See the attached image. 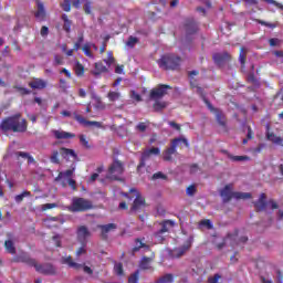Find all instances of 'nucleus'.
Wrapping results in <instances>:
<instances>
[{
  "label": "nucleus",
  "instance_id": "338daca9",
  "mask_svg": "<svg viewBox=\"0 0 283 283\" xmlns=\"http://www.w3.org/2000/svg\"><path fill=\"white\" fill-rule=\"evenodd\" d=\"M247 138L248 140H253V138H255V133H253V129L251 128V126H248Z\"/></svg>",
  "mask_w": 283,
  "mask_h": 283
},
{
  "label": "nucleus",
  "instance_id": "774afa93",
  "mask_svg": "<svg viewBox=\"0 0 283 283\" xmlns=\"http://www.w3.org/2000/svg\"><path fill=\"white\" fill-rule=\"evenodd\" d=\"M220 274H214L213 276H210L209 279H208V282L209 283H218V281L220 280Z\"/></svg>",
  "mask_w": 283,
  "mask_h": 283
},
{
  "label": "nucleus",
  "instance_id": "dca6fc26",
  "mask_svg": "<svg viewBox=\"0 0 283 283\" xmlns=\"http://www.w3.org/2000/svg\"><path fill=\"white\" fill-rule=\"evenodd\" d=\"M97 229H101L102 240H107V233H109L111 231H116V229H118V226L116 223H107L97 226Z\"/></svg>",
  "mask_w": 283,
  "mask_h": 283
},
{
  "label": "nucleus",
  "instance_id": "5701e85b",
  "mask_svg": "<svg viewBox=\"0 0 283 283\" xmlns=\"http://www.w3.org/2000/svg\"><path fill=\"white\" fill-rule=\"evenodd\" d=\"M29 87H31V90H45L48 87V82H45L43 78L36 77L29 82Z\"/></svg>",
  "mask_w": 283,
  "mask_h": 283
},
{
  "label": "nucleus",
  "instance_id": "e2e57ef3",
  "mask_svg": "<svg viewBox=\"0 0 283 283\" xmlns=\"http://www.w3.org/2000/svg\"><path fill=\"white\" fill-rule=\"evenodd\" d=\"M196 191H197L196 186L190 185L187 188L186 193H187V196H196Z\"/></svg>",
  "mask_w": 283,
  "mask_h": 283
},
{
  "label": "nucleus",
  "instance_id": "c03bdc74",
  "mask_svg": "<svg viewBox=\"0 0 283 283\" xmlns=\"http://www.w3.org/2000/svg\"><path fill=\"white\" fill-rule=\"evenodd\" d=\"M116 62V59L114 57V53H112V51H109L107 53V59L104 60V63H106V65H108V67L111 65H114V63Z\"/></svg>",
  "mask_w": 283,
  "mask_h": 283
},
{
  "label": "nucleus",
  "instance_id": "a211bd4d",
  "mask_svg": "<svg viewBox=\"0 0 283 283\" xmlns=\"http://www.w3.org/2000/svg\"><path fill=\"white\" fill-rule=\"evenodd\" d=\"M60 156H62L64 160H70L71 158L72 160H78V155L76 154V151H74V149L65 147L60 148Z\"/></svg>",
  "mask_w": 283,
  "mask_h": 283
},
{
  "label": "nucleus",
  "instance_id": "5fc2aeb1",
  "mask_svg": "<svg viewBox=\"0 0 283 283\" xmlns=\"http://www.w3.org/2000/svg\"><path fill=\"white\" fill-rule=\"evenodd\" d=\"M83 41H85V38L83 36V34H80L77 38V41L75 42V44L73 46V50H75V52H78V49L83 44Z\"/></svg>",
  "mask_w": 283,
  "mask_h": 283
},
{
  "label": "nucleus",
  "instance_id": "bb28decb",
  "mask_svg": "<svg viewBox=\"0 0 283 283\" xmlns=\"http://www.w3.org/2000/svg\"><path fill=\"white\" fill-rule=\"evenodd\" d=\"M53 135L57 140H67L70 138H76L75 134L67 133L64 130H53Z\"/></svg>",
  "mask_w": 283,
  "mask_h": 283
},
{
  "label": "nucleus",
  "instance_id": "6e6552de",
  "mask_svg": "<svg viewBox=\"0 0 283 283\" xmlns=\"http://www.w3.org/2000/svg\"><path fill=\"white\" fill-rule=\"evenodd\" d=\"M151 156H160V148L158 147H151L150 149L145 150L142 154L140 161L137 166V172L140 174V169L145 167V163L151 158Z\"/></svg>",
  "mask_w": 283,
  "mask_h": 283
},
{
  "label": "nucleus",
  "instance_id": "09e8293b",
  "mask_svg": "<svg viewBox=\"0 0 283 283\" xmlns=\"http://www.w3.org/2000/svg\"><path fill=\"white\" fill-rule=\"evenodd\" d=\"M266 148V144H259L256 147L252 148V154L254 156H258V154H262L264 149Z\"/></svg>",
  "mask_w": 283,
  "mask_h": 283
},
{
  "label": "nucleus",
  "instance_id": "9d476101",
  "mask_svg": "<svg viewBox=\"0 0 283 283\" xmlns=\"http://www.w3.org/2000/svg\"><path fill=\"white\" fill-rule=\"evenodd\" d=\"M161 229L158 230L155 233V238H157V240H159V242H163L165 240V233H169V229H172V227H176V222H174V220H164L160 223Z\"/></svg>",
  "mask_w": 283,
  "mask_h": 283
},
{
  "label": "nucleus",
  "instance_id": "7ed1b4c3",
  "mask_svg": "<svg viewBox=\"0 0 283 283\" xmlns=\"http://www.w3.org/2000/svg\"><path fill=\"white\" fill-rule=\"evenodd\" d=\"M157 63L161 70H179L182 57L175 54H164Z\"/></svg>",
  "mask_w": 283,
  "mask_h": 283
},
{
  "label": "nucleus",
  "instance_id": "2f4dec72",
  "mask_svg": "<svg viewBox=\"0 0 283 283\" xmlns=\"http://www.w3.org/2000/svg\"><path fill=\"white\" fill-rule=\"evenodd\" d=\"M15 156H18V158H27L28 165L36 163V160H34V157H32L29 153L18 151L15 153Z\"/></svg>",
  "mask_w": 283,
  "mask_h": 283
},
{
  "label": "nucleus",
  "instance_id": "f8f14e48",
  "mask_svg": "<svg viewBox=\"0 0 283 283\" xmlns=\"http://www.w3.org/2000/svg\"><path fill=\"white\" fill-rule=\"evenodd\" d=\"M191 244H193V237H190L184 243V245H181L179 248H175L172 250V258H182V255H185V253H187V251H189V249H191Z\"/></svg>",
  "mask_w": 283,
  "mask_h": 283
},
{
  "label": "nucleus",
  "instance_id": "3c124183",
  "mask_svg": "<svg viewBox=\"0 0 283 283\" xmlns=\"http://www.w3.org/2000/svg\"><path fill=\"white\" fill-rule=\"evenodd\" d=\"M136 43H138V38L130 35L126 42L127 48H136Z\"/></svg>",
  "mask_w": 283,
  "mask_h": 283
},
{
  "label": "nucleus",
  "instance_id": "37998d69",
  "mask_svg": "<svg viewBox=\"0 0 283 283\" xmlns=\"http://www.w3.org/2000/svg\"><path fill=\"white\" fill-rule=\"evenodd\" d=\"M174 282V275L172 274H166L161 276L159 280L156 281V283H171Z\"/></svg>",
  "mask_w": 283,
  "mask_h": 283
},
{
  "label": "nucleus",
  "instance_id": "0e129e2a",
  "mask_svg": "<svg viewBox=\"0 0 283 283\" xmlns=\"http://www.w3.org/2000/svg\"><path fill=\"white\" fill-rule=\"evenodd\" d=\"M137 132H147V125L145 124V122H140L138 123V125L136 126Z\"/></svg>",
  "mask_w": 283,
  "mask_h": 283
},
{
  "label": "nucleus",
  "instance_id": "de8ad7c7",
  "mask_svg": "<svg viewBox=\"0 0 283 283\" xmlns=\"http://www.w3.org/2000/svg\"><path fill=\"white\" fill-rule=\"evenodd\" d=\"M239 61H240L242 67H244V65H247V53H244V48L240 49Z\"/></svg>",
  "mask_w": 283,
  "mask_h": 283
},
{
  "label": "nucleus",
  "instance_id": "c756f323",
  "mask_svg": "<svg viewBox=\"0 0 283 283\" xmlns=\"http://www.w3.org/2000/svg\"><path fill=\"white\" fill-rule=\"evenodd\" d=\"M266 138L268 140H270L271 143H273L274 145H280L281 147H283V138L282 137H277V135H275L274 133H266Z\"/></svg>",
  "mask_w": 283,
  "mask_h": 283
},
{
  "label": "nucleus",
  "instance_id": "4d7b16f0",
  "mask_svg": "<svg viewBox=\"0 0 283 283\" xmlns=\"http://www.w3.org/2000/svg\"><path fill=\"white\" fill-rule=\"evenodd\" d=\"M15 90L21 94V96H28L29 94H32V91L23 87V86H17Z\"/></svg>",
  "mask_w": 283,
  "mask_h": 283
},
{
  "label": "nucleus",
  "instance_id": "69168bd1",
  "mask_svg": "<svg viewBox=\"0 0 283 283\" xmlns=\"http://www.w3.org/2000/svg\"><path fill=\"white\" fill-rule=\"evenodd\" d=\"M84 12H85V14H92V2L87 1L84 4Z\"/></svg>",
  "mask_w": 283,
  "mask_h": 283
},
{
  "label": "nucleus",
  "instance_id": "e433bc0d",
  "mask_svg": "<svg viewBox=\"0 0 283 283\" xmlns=\"http://www.w3.org/2000/svg\"><path fill=\"white\" fill-rule=\"evenodd\" d=\"M228 158L233 163H242L244 160H251V157L249 156H233L231 154H228Z\"/></svg>",
  "mask_w": 283,
  "mask_h": 283
},
{
  "label": "nucleus",
  "instance_id": "473e14b6",
  "mask_svg": "<svg viewBox=\"0 0 283 283\" xmlns=\"http://www.w3.org/2000/svg\"><path fill=\"white\" fill-rule=\"evenodd\" d=\"M62 21L64 22L63 30L70 33L72 30V21L67 18V14H62Z\"/></svg>",
  "mask_w": 283,
  "mask_h": 283
},
{
  "label": "nucleus",
  "instance_id": "680f3d73",
  "mask_svg": "<svg viewBox=\"0 0 283 283\" xmlns=\"http://www.w3.org/2000/svg\"><path fill=\"white\" fill-rule=\"evenodd\" d=\"M114 271L116 273V275H123V263H117L114 266Z\"/></svg>",
  "mask_w": 283,
  "mask_h": 283
},
{
  "label": "nucleus",
  "instance_id": "c9c22d12",
  "mask_svg": "<svg viewBox=\"0 0 283 283\" xmlns=\"http://www.w3.org/2000/svg\"><path fill=\"white\" fill-rule=\"evenodd\" d=\"M30 196H32V192H30V191H28V190H24L22 193L17 195V196L14 197V200H15V202L19 205V203L23 202V199H24V198H30Z\"/></svg>",
  "mask_w": 283,
  "mask_h": 283
},
{
  "label": "nucleus",
  "instance_id": "ddd939ff",
  "mask_svg": "<svg viewBox=\"0 0 283 283\" xmlns=\"http://www.w3.org/2000/svg\"><path fill=\"white\" fill-rule=\"evenodd\" d=\"M35 271L42 275H56V268L52 263L39 264L35 263Z\"/></svg>",
  "mask_w": 283,
  "mask_h": 283
},
{
  "label": "nucleus",
  "instance_id": "9b49d317",
  "mask_svg": "<svg viewBox=\"0 0 283 283\" xmlns=\"http://www.w3.org/2000/svg\"><path fill=\"white\" fill-rule=\"evenodd\" d=\"M208 109L216 115V120L221 127H227V117L224 116V113L220 111L219 108L213 107L211 102H207Z\"/></svg>",
  "mask_w": 283,
  "mask_h": 283
},
{
  "label": "nucleus",
  "instance_id": "72a5a7b5",
  "mask_svg": "<svg viewBox=\"0 0 283 283\" xmlns=\"http://www.w3.org/2000/svg\"><path fill=\"white\" fill-rule=\"evenodd\" d=\"M59 156H61V149L52 151L50 160L53 165H61V159H59Z\"/></svg>",
  "mask_w": 283,
  "mask_h": 283
},
{
  "label": "nucleus",
  "instance_id": "a878e982",
  "mask_svg": "<svg viewBox=\"0 0 283 283\" xmlns=\"http://www.w3.org/2000/svg\"><path fill=\"white\" fill-rule=\"evenodd\" d=\"M256 211H264L266 209V193L262 192L258 201L253 202Z\"/></svg>",
  "mask_w": 283,
  "mask_h": 283
},
{
  "label": "nucleus",
  "instance_id": "c85d7f7f",
  "mask_svg": "<svg viewBox=\"0 0 283 283\" xmlns=\"http://www.w3.org/2000/svg\"><path fill=\"white\" fill-rule=\"evenodd\" d=\"M151 262H154V256H143L139 262V269L142 271H149L151 269Z\"/></svg>",
  "mask_w": 283,
  "mask_h": 283
},
{
  "label": "nucleus",
  "instance_id": "8fccbe9b",
  "mask_svg": "<svg viewBox=\"0 0 283 283\" xmlns=\"http://www.w3.org/2000/svg\"><path fill=\"white\" fill-rule=\"evenodd\" d=\"M197 90V94H199V96L202 98L203 103H209V99L207 98V94L205 93V88L200 87V86H197L196 87Z\"/></svg>",
  "mask_w": 283,
  "mask_h": 283
},
{
  "label": "nucleus",
  "instance_id": "1a4fd4ad",
  "mask_svg": "<svg viewBox=\"0 0 283 283\" xmlns=\"http://www.w3.org/2000/svg\"><path fill=\"white\" fill-rule=\"evenodd\" d=\"M167 90H171V86L167 84H159L157 87L150 91V101H159V98H164L165 96H167Z\"/></svg>",
  "mask_w": 283,
  "mask_h": 283
},
{
  "label": "nucleus",
  "instance_id": "13d9d810",
  "mask_svg": "<svg viewBox=\"0 0 283 283\" xmlns=\"http://www.w3.org/2000/svg\"><path fill=\"white\" fill-rule=\"evenodd\" d=\"M73 174H74V168H73V169H67V170L64 171V172H60L59 176H57V178H62L63 176H64L65 178H72Z\"/></svg>",
  "mask_w": 283,
  "mask_h": 283
},
{
  "label": "nucleus",
  "instance_id": "79ce46f5",
  "mask_svg": "<svg viewBox=\"0 0 283 283\" xmlns=\"http://www.w3.org/2000/svg\"><path fill=\"white\" fill-rule=\"evenodd\" d=\"M82 52H84L85 56H87L88 59H94V53H92V46L88 43L83 45Z\"/></svg>",
  "mask_w": 283,
  "mask_h": 283
},
{
  "label": "nucleus",
  "instance_id": "aec40b11",
  "mask_svg": "<svg viewBox=\"0 0 283 283\" xmlns=\"http://www.w3.org/2000/svg\"><path fill=\"white\" fill-rule=\"evenodd\" d=\"M8 240L4 241V249L7 253H10L11 255L17 254V247H14V241H12V232L7 233Z\"/></svg>",
  "mask_w": 283,
  "mask_h": 283
},
{
  "label": "nucleus",
  "instance_id": "f3484780",
  "mask_svg": "<svg viewBox=\"0 0 283 283\" xmlns=\"http://www.w3.org/2000/svg\"><path fill=\"white\" fill-rule=\"evenodd\" d=\"M227 240L231 241V247H240L241 244H247V242H249L248 237L238 238V232L234 234H228Z\"/></svg>",
  "mask_w": 283,
  "mask_h": 283
},
{
  "label": "nucleus",
  "instance_id": "f03ea898",
  "mask_svg": "<svg viewBox=\"0 0 283 283\" xmlns=\"http://www.w3.org/2000/svg\"><path fill=\"white\" fill-rule=\"evenodd\" d=\"M233 188L231 185H226L223 189L220 190V196L223 202H231V200H249L252 198L251 192H232Z\"/></svg>",
  "mask_w": 283,
  "mask_h": 283
},
{
  "label": "nucleus",
  "instance_id": "49530a36",
  "mask_svg": "<svg viewBox=\"0 0 283 283\" xmlns=\"http://www.w3.org/2000/svg\"><path fill=\"white\" fill-rule=\"evenodd\" d=\"M80 143L85 147V149H92V145H90V140H87V136L80 135Z\"/></svg>",
  "mask_w": 283,
  "mask_h": 283
},
{
  "label": "nucleus",
  "instance_id": "f704fd0d",
  "mask_svg": "<svg viewBox=\"0 0 283 283\" xmlns=\"http://www.w3.org/2000/svg\"><path fill=\"white\" fill-rule=\"evenodd\" d=\"M248 83H251L255 87H260V81H258V77H255V73L250 72L247 76Z\"/></svg>",
  "mask_w": 283,
  "mask_h": 283
},
{
  "label": "nucleus",
  "instance_id": "052dcab7",
  "mask_svg": "<svg viewBox=\"0 0 283 283\" xmlns=\"http://www.w3.org/2000/svg\"><path fill=\"white\" fill-rule=\"evenodd\" d=\"M56 207H59V205H56V203H44V205H42V211H48L50 209H56Z\"/></svg>",
  "mask_w": 283,
  "mask_h": 283
},
{
  "label": "nucleus",
  "instance_id": "6e6d98bb",
  "mask_svg": "<svg viewBox=\"0 0 283 283\" xmlns=\"http://www.w3.org/2000/svg\"><path fill=\"white\" fill-rule=\"evenodd\" d=\"M167 180V175L163 174L161 171L155 172L151 177V180Z\"/></svg>",
  "mask_w": 283,
  "mask_h": 283
},
{
  "label": "nucleus",
  "instance_id": "cd10ccee",
  "mask_svg": "<svg viewBox=\"0 0 283 283\" xmlns=\"http://www.w3.org/2000/svg\"><path fill=\"white\" fill-rule=\"evenodd\" d=\"M17 262H23L24 264H28V266H33L35 268L36 265V260L30 258L27 253H22L18 256Z\"/></svg>",
  "mask_w": 283,
  "mask_h": 283
},
{
  "label": "nucleus",
  "instance_id": "4be33fe9",
  "mask_svg": "<svg viewBox=\"0 0 283 283\" xmlns=\"http://www.w3.org/2000/svg\"><path fill=\"white\" fill-rule=\"evenodd\" d=\"M94 67L95 70L91 71V74H93V76H101V74L109 72L107 66H105L102 61L95 62Z\"/></svg>",
  "mask_w": 283,
  "mask_h": 283
},
{
  "label": "nucleus",
  "instance_id": "b1692460",
  "mask_svg": "<svg viewBox=\"0 0 283 283\" xmlns=\"http://www.w3.org/2000/svg\"><path fill=\"white\" fill-rule=\"evenodd\" d=\"M142 249H146V251H150L149 245H147V243H145V238L135 239V247L132 249V252L138 253V251H140Z\"/></svg>",
  "mask_w": 283,
  "mask_h": 283
},
{
  "label": "nucleus",
  "instance_id": "bf43d9fd",
  "mask_svg": "<svg viewBox=\"0 0 283 283\" xmlns=\"http://www.w3.org/2000/svg\"><path fill=\"white\" fill-rule=\"evenodd\" d=\"M200 227H207V229H213V224L211 223V220L203 219L200 221Z\"/></svg>",
  "mask_w": 283,
  "mask_h": 283
},
{
  "label": "nucleus",
  "instance_id": "0eeeda50",
  "mask_svg": "<svg viewBox=\"0 0 283 283\" xmlns=\"http://www.w3.org/2000/svg\"><path fill=\"white\" fill-rule=\"evenodd\" d=\"M129 193H135V200L133 201L130 212L140 211V209H145L147 207L143 195H140L136 188H130Z\"/></svg>",
  "mask_w": 283,
  "mask_h": 283
},
{
  "label": "nucleus",
  "instance_id": "20e7f679",
  "mask_svg": "<svg viewBox=\"0 0 283 283\" xmlns=\"http://www.w3.org/2000/svg\"><path fill=\"white\" fill-rule=\"evenodd\" d=\"M185 145L186 147H189V142L187 138L184 137H177L174 138L170 143V147L166 148L163 153V159L166 163H171L174 160V155L178 154V150L176 149L177 147H180V145Z\"/></svg>",
  "mask_w": 283,
  "mask_h": 283
},
{
  "label": "nucleus",
  "instance_id": "39448f33",
  "mask_svg": "<svg viewBox=\"0 0 283 283\" xmlns=\"http://www.w3.org/2000/svg\"><path fill=\"white\" fill-rule=\"evenodd\" d=\"M90 209H94V205L91 200L82 197L73 198L72 203L69 207V211H71V213H83L85 211H90Z\"/></svg>",
  "mask_w": 283,
  "mask_h": 283
},
{
  "label": "nucleus",
  "instance_id": "603ef678",
  "mask_svg": "<svg viewBox=\"0 0 283 283\" xmlns=\"http://www.w3.org/2000/svg\"><path fill=\"white\" fill-rule=\"evenodd\" d=\"M255 22L259 23L260 25H264L265 28H271L272 30L277 28V24L270 23V22H266L264 20L256 19Z\"/></svg>",
  "mask_w": 283,
  "mask_h": 283
},
{
  "label": "nucleus",
  "instance_id": "a19ab883",
  "mask_svg": "<svg viewBox=\"0 0 283 283\" xmlns=\"http://www.w3.org/2000/svg\"><path fill=\"white\" fill-rule=\"evenodd\" d=\"M65 64V57L61 54H55L53 59V65L56 67L59 65H64Z\"/></svg>",
  "mask_w": 283,
  "mask_h": 283
},
{
  "label": "nucleus",
  "instance_id": "393cba45",
  "mask_svg": "<svg viewBox=\"0 0 283 283\" xmlns=\"http://www.w3.org/2000/svg\"><path fill=\"white\" fill-rule=\"evenodd\" d=\"M36 6H38V10L34 13L35 19L38 21H45L46 13H45V7L43 6V2L38 0Z\"/></svg>",
  "mask_w": 283,
  "mask_h": 283
},
{
  "label": "nucleus",
  "instance_id": "f257e3e1",
  "mask_svg": "<svg viewBox=\"0 0 283 283\" xmlns=\"http://www.w3.org/2000/svg\"><path fill=\"white\" fill-rule=\"evenodd\" d=\"M0 129L3 134H8V132L24 134V132H28V120L21 118V114H15L3 118L0 123Z\"/></svg>",
  "mask_w": 283,
  "mask_h": 283
},
{
  "label": "nucleus",
  "instance_id": "a18cd8bd",
  "mask_svg": "<svg viewBox=\"0 0 283 283\" xmlns=\"http://www.w3.org/2000/svg\"><path fill=\"white\" fill-rule=\"evenodd\" d=\"M140 277V271H135L130 276L128 277V283H138V280Z\"/></svg>",
  "mask_w": 283,
  "mask_h": 283
},
{
  "label": "nucleus",
  "instance_id": "423d86ee",
  "mask_svg": "<svg viewBox=\"0 0 283 283\" xmlns=\"http://www.w3.org/2000/svg\"><path fill=\"white\" fill-rule=\"evenodd\" d=\"M123 174H125V166L123 165V161L115 159L108 167L106 178L108 180H120Z\"/></svg>",
  "mask_w": 283,
  "mask_h": 283
},
{
  "label": "nucleus",
  "instance_id": "412c9836",
  "mask_svg": "<svg viewBox=\"0 0 283 283\" xmlns=\"http://www.w3.org/2000/svg\"><path fill=\"white\" fill-rule=\"evenodd\" d=\"M185 30L188 35L196 34V32H198V24L193 19H187L185 22Z\"/></svg>",
  "mask_w": 283,
  "mask_h": 283
},
{
  "label": "nucleus",
  "instance_id": "58836bf2",
  "mask_svg": "<svg viewBox=\"0 0 283 283\" xmlns=\"http://www.w3.org/2000/svg\"><path fill=\"white\" fill-rule=\"evenodd\" d=\"M75 74L76 76H84L85 75V66L82 65L81 62L75 63Z\"/></svg>",
  "mask_w": 283,
  "mask_h": 283
},
{
  "label": "nucleus",
  "instance_id": "2eb2a0df",
  "mask_svg": "<svg viewBox=\"0 0 283 283\" xmlns=\"http://www.w3.org/2000/svg\"><path fill=\"white\" fill-rule=\"evenodd\" d=\"M74 119L77 120L80 123V125H84V127H103V124L101 122H92V120H87L85 119V117H83V115L77 114L76 112L73 113Z\"/></svg>",
  "mask_w": 283,
  "mask_h": 283
},
{
  "label": "nucleus",
  "instance_id": "6ab92c4d",
  "mask_svg": "<svg viewBox=\"0 0 283 283\" xmlns=\"http://www.w3.org/2000/svg\"><path fill=\"white\" fill-rule=\"evenodd\" d=\"M216 65H224V63H227V61H229L231 59V54H229V52H223V53H214L212 56Z\"/></svg>",
  "mask_w": 283,
  "mask_h": 283
},
{
  "label": "nucleus",
  "instance_id": "4468645a",
  "mask_svg": "<svg viewBox=\"0 0 283 283\" xmlns=\"http://www.w3.org/2000/svg\"><path fill=\"white\" fill-rule=\"evenodd\" d=\"M92 235V233L90 232V230L87 229V227L85 226H81L77 229V241L86 247L87 245V238H90Z\"/></svg>",
  "mask_w": 283,
  "mask_h": 283
},
{
  "label": "nucleus",
  "instance_id": "4c0bfd02",
  "mask_svg": "<svg viewBox=\"0 0 283 283\" xmlns=\"http://www.w3.org/2000/svg\"><path fill=\"white\" fill-rule=\"evenodd\" d=\"M166 107H167V102L156 101L153 104L154 112H163V109H165Z\"/></svg>",
  "mask_w": 283,
  "mask_h": 283
},
{
  "label": "nucleus",
  "instance_id": "ea45409f",
  "mask_svg": "<svg viewBox=\"0 0 283 283\" xmlns=\"http://www.w3.org/2000/svg\"><path fill=\"white\" fill-rule=\"evenodd\" d=\"M107 98L111 103H115V101H118V98H120V93L116 91H109L107 94Z\"/></svg>",
  "mask_w": 283,
  "mask_h": 283
},
{
  "label": "nucleus",
  "instance_id": "864d4df0",
  "mask_svg": "<svg viewBox=\"0 0 283 283\" xmlns=\"http://www.w3.org/2000/svg\"><path fill=\"white\" fill-rule=\"evenodd\" d=\"M61 8L64 12H70V10H72V0H64Z\"/></svg>",
  "mask_w": 283,
  "mask_h": 283
},
{
  "label": "nucleus",
  "instance_id": "7c9ffc66",
  "mask_svg": "<svg viewBox=\"0 0 283 283\" xmlns=\"http://www.w3.org/2000/svg\"><path fill=\"white\" fill-rule=\"evenodd\" d=\"M62 264H67V266H70L71 269H81L83 265L74 262L72 260V256H64L62 258Z\"/></svg>",
  "mask_w": 283,
  "mask_h": 283
}]
</instances>
